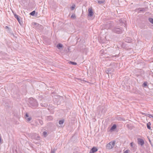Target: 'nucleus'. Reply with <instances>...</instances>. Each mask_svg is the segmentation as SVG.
I'll return each mask as SVG.
<instances>
[{
	"label": "nucleus",
	"mask_w": 153,
	"mask_h": 153,
	"mask_svg": "<svg viewBox=\"0 0 153 153\" xmlns=\"http://www.w3.org/2000/svg\"><path fill=\"white\" fill-rule=\"evenodd\" d=\"M29 106L35 109L38 106V103L37 100L33 98H30L28 104Z\"/></svg>",
	"instance_id": "obj_1"
},
{
	"label": "nucleus",
	"mask_w": 153,
	"mask_h": 153,
	"mask_svg": "<svg viewBox=\"0 0 153 153\" xmlns=\"http://www.w3.org/2000/svg\"><path fill=\"white\" fill-rule=\"evenodd\" d=\"M113 32L117 34H120L123 33V29L122 27H115L112 29Z\"/></svg>",
	"instance_id": "obj_2"
},
{
	"label": "nucleus",
	"mask_w": 153,
	"mask_h": 153,
	"mask_svg": "<svg viewBox=\"0 0 153 153\" xmlns=\"http://www.w3.org/2000/svg\"><path fill=\"white\" fill-rule=\"evenodd\" d=\"M116 141H111L107 144L106 146V149H111L114 146Z\"/></svg>",
	"instance_id": "obj_3"
},
{
	"label": "nucleus",
	"mask_w": 153,
	"mask_h": 153,
	"mask_svg": "<svg viewBox=\"0 0 153 153\" xmlns=\"http://www.w3.org/2000/svg\"><path fill=\"white\" fill-rule=\"evenodd\" d=\"M113 25L112 22L109 21L104 25L105 28L106 29H109Z\"/></svg>",
	"instance_id": "obj_4"
},
{
	"label": "nucleus",
	"mask_w": 153,
	"mask_h": 153,
	"mask_svg": "<svg viewBox=\"0 0 153 153\" xmlns=\"http://www.w3.org/2000/svg\"><path fill=\"white\" fill-rule=\"evenodd\" d=\"M13 15H14L15 18L17 19L19 23L21 25L22 23V21H21L19 18L20 16L18 15H16L15 13H13Z\"/></svg>",
	"instance_id": "obj_5"
},
{
	"label": "nucleus",
	"mask_w": 153,
	"mask_h": 153,
	"mask_svg": "<svg viewBox=\"0 0 153 153\" xmlns=\"http://www.w3.org/2000/svg\"><path fill=\"white\" fill-rule=\"evenodd\" d=\"M137 143L139 145H140L142 146L144 145V142L143 139L138 138L137 139Z\"/></svg>",
	"instance_id": "obj_6"
},
{
	"label": "nucleus",
	"mask_w": 153,
	"mask_h": 153,
	"mask_svg": "<svg viewBox=\"0 0 153 153\" xmlns=\"http://www.w3.org/2000/svg\"><path fill=\"white\" fill-rule=\"evenodd\" d=\"M88 11V16L90 17L92 16L93 15V12L92 9L91 8L89 9Z\"/></svg>",
	"instance_id": "obj_7"
},
{
	"label": "nucleus",
	"mask_w": 153,
	"mask_h": 153,
	"mask_svg": "<svg viewBox=\"0 0 153 153\" xmlns=\"http://www.w3.org/2000/svg\"><path fill=\"white\" fill-rule=\"evenodd\" d=\"M98 150L95 147H93L90 150L89 153H94Z\"/></svg>",
	"instance_id": "obj_8"
},
{
	"label": "nucleus",
	"mask_w": 153,
	"mask_h": 153,
	"mask_svg": "<svg viewBox=\"0 0 153 153\" xmlns=\"http://www.w3.org/2000/svg\"><path fill=\"white\" fill-rule=\"evenodd\" d=\"M120 23L122 24H124V27H126V20H125L124 19H120Z\"/></svg>",
	"instance_id": "obj_9"
},
{
	"label": "nucleus",
	"mask_w": 153,
	"mask_h": 153,
	"mask_svg": "<svg viewBox=\"0 0 153 153\" xmlns=\"http://www.w3.org/2000/svg\"><path fill=\"white\" fill-rule=\"evenodd\" d=\"M32 25L34 27H36L37 28L38 27V26H40V25L39 24L35 22H33L32 23Z\"/></svg>",
	"instance_id": "obj_10"
},
{
	"label": "nucleus",
	"mask_w": 153,
	"mask_h": 153,
	"mask_svg": "<svg viewBox=\"0 0 153 153\" xmlns=\"http://www.w3.org/2000/svg\"><path fill=\"white\" fill-rule=\"evenodd\" d=\"M117 126L116 124H114L113 126L111 128L110 130L112 131H113L116 128Z\"/></svg>",
	"instance_id": "obj_11"
},
{
	"label": "nucleus",
	"mask_w": 153,
	"mask_h": 153,
	"mask_svg": "<svg viewBox=\"0 0 153 153\" xmlns=\"http://www.w3.org/2000/svg\"><path fill=\"white\" fill-rule=\"evenodd\" d=\"M56 47L59 49H60L61 48L63 47V45L61 43H59L56 45Z\"/></svg>",
	"instance_id": "obj_12"
},
{
	"label": "nucleus",
	"mask_w": 153,
	"mask_h": 153,
	"mask_svg": "<svg viewBox=\"0 0 153 153\" xmlns=\"http://www.w3.org/2000/svg\"><path fill=\"white\" fill-rule=\"evenodd\" d=\"M40 105L42 107H46L48 106V104L47 103H41L40 104Z\"/></svg>",
	"instance_id": "obj_13"
},
{
	"label": "nucleus",
	"mask_w": 153,
	"mask_h": 153,
	"mask_svg": "<svg viewBox=\"0 0 153 153\" xmlns=\"http://www.w3.org/2000/svg\"><path fill=\"white\" fill-rule=\"evenodd\" d=\"M108 68L109 71V74H111V73L113 72L114 71V69L112 68Z\"/></svg>",
	"instance_id": "obj_14"
},
{
	"label": "nucleus",
	"mask_w": 153,
	"mask_h": 153,
	"mask_svg": "<svg viewBox=\"0 0 153 153\" xmlns=\"http://www.w3.org/2000/svg\"><path fill=\"white\" fill-rule=\"evenodd\" d=\"M151 125V123L150 122L147 124V128L149 129H151V127L150 126Z\"/></svg>",
	"instance_id": "obj_15"
},
{
	"label": "nucleus",
	"mask_w": 153,
	"mask_h": 153,
	"mask_svg": "<svg viewBox=\"0 0 153 153\" xmlns=\"http://www.w3.org/2000/svg\"><path fill=\"white\" fill-rule=\"evenodd\" d=\"M64 121H65L64 120V119L61 120H59V124L61 125L64 123Z\"/></svg>",
	"instance_id": "obj_16"
},
{
	"label": "nucleus",
	"mask_w": 153,
	"mask_h": 153,
	"mask_svg": "<svg viewBox=\"0 0 153 153\" xmlns=\"http://www.w3.org/2000/svg\"><path fill=\"white\" fill-rule=\"evenodd\" d=\"M47 120H51L53 119V118L52 116H50L47 117Z\"/></svg>",
	"instance_id": "obj_17"
},
{
	"label": "nucleus",
	"mask_w": 153,
	"mask_h": 153,
	"mask_svg": "<svg viewBox=\"0 0 153 153\" xmlns=\"http://www.w3.org/2000/svg\"><path fill=\"white\" fill-rule=\"evenodd\" d=\"M43 26L41 25H40V26H38V27L37 28L39 29L40 30H42L43 29Z\"/></svg>",
	"instance_id": "obj_18"
},
{
	"label": "nucleus",
	"mask_w": 153,
	"mask_h": 153,
	"mask_svg": "<svg viewBox=\"0 0 153 153\" xmlns=\"http://www.w3.org/2000/svg\"><path fill=\"white\" fill-rule=\"evenodd\" d=\"M105 1L103 0L98 1V2L99 4H101L104 3Z\"/></svg>",
	"instance_id": "obj_19"
},
{
	"label": "nucleus",
	"mask_w": 153,
	"mask_h": 153,
	"mask_svg": "<svg viewBox=\"0 0 153 153\" xmlns=\"http://www.w3.org/2000/svg\"><path fill=\"white\" fill-rule=\"evenodd\" d=\"M147 82H144V83L143 84L142 86L143 87H146L147 86Z\"/></svg>",
	"instance_id": "obj_20"
},
{
	"label": "nucleus",
	"mask_w": 153,
	"mask_h": 153,
	"mask_svg": "<svg viewBox=\"0 0 153 153\" xmlns=\"http://www.w3.org/2000/svg\"><path fill=\"white\" fill-rule=\"evenodd\" d=\"M35 10H34L32 11L31 12L30 14L31 16H33L35 15Z\"/></svg>",
	"instance_id": "obj_21"
},
{
	"label": "nucleus",
	"mask_w": 153,
	"mask_h": 153,
	"mask_svg": "<svg viewBox=\"0 0 153 153\" xmlns=\"http://www.w3.org/2000/svg\"><path fill=\"white\" fill-rule=\"evenodd\" d=\"M130 145V146L132 148H134V144L133 142L131 143Z\"/></svg>",
	"instance_id": "obj_22"
},
{
	"label": "nucleus",
	"mask_w": 153,
	"mask_h": 153,
	"mask_svg": "<svg viewBox=\"0 0 153 153\" xmlns=\"http://www.w3.org/2000/svg\"><path fill=\"white\" fill-rule=\"evenodd\" d=\"M70 63H71V64L73 65H76L77 64V63L76 62H74L70 61Z\"/></svg>",
	"instance_id": "obj_23"
},
{
	"label": "nucleus",
	"mask_w": 153,
	"mask_h": 153,
	"mask_svg": "<svg viewBox=\"0 0 153 153\" xmlns=\"http://www.w3.org/2000/svg\"><path fill=\"white\" fill-rule=\"evenodd\" d=\"M149 20L151 23L153 24V19L152 18H149Z\"/></svg>",
	"instance_id": "obj_24"
},
{
	"label": "nucleus",
	"mask_w": 153,
	"mask_h": 153,
	"mask_svg": "<svg viewBox=\"0 0 153 153\" xmlns=\"http://www.w3.org/2000/svg\"><path fill=\"white\" fill-rule=\"evenodd\" d=\"M76 18V17L75 14H73L71 16V18L73 19H74Z\"/></svg>",
	"instance_id": "obj_25"
},
{
	"label": "nucleus",
	"mask_w": 153,
	"mask_h": 153,
	"mask_svg": "<svg viewBox=\"0 0 153 153\" xmlns=\"http://www.w3.org/2000/svg\"><path fill=\"white\" fill-rule=\"evenodd\" d=\"M43 134L44 137H46L47 135V132L46 131H44L43 133Z\"/></svg>",
	"instance_id": "obj_26"
},
{
	"label": "nucleus",
	"mask_w": 153,
	"mask_h": 153,
	"mask_svg": "<svg viewBox=\"0 0 153 153\" xmlns=\"http://www.w3.org/2000/svg\"><path fill=\"white\" fill-rule=\"evenodd\" d=\"M119 120L120 121H125V119L124 118H122V117H119Z\"/></svg>",
	"instance_id": "obj_27"
},
{
	"label": "nucleus",
	"mask_w": 153,
	"mask_h": 153,
	"mask_svg": "<svg viewBox=\"0 0 153 153\" xmlns=\"http://www.w3.org/2000/svg\"><path fill=\"white\" fill-rule=\"evenodd\" d=\"M56 149H53V150H52L51 151V153H55V151H56Z\"/></svg>",
	"instance_id": "obj_28"
},
{
	"label": "nucleus",
	"mask_w": 153,
	"mask_h": 153,
	"mask_svg": "<svg viewBox=\"0 0 153 153\" xmlns=\"http://www.w3.org/2000/svg\"><path fill=\"white\" fill-rule=\"evenodd\" d=\"M129 152L130 150L128 149L124 151L123 153H128Z\"/></svg>",
	"instance_id": "obj_29"
},
{
	"label": "nucleus",
	"mask_w": 153,
	"mask_h": 153,
	"mask_svg": "<svg viewBox=\"0 0 153 153\" xmlns=\"http://www.w3.org/2000/svg\"><path fill=\"white\" fill-rule=\"evenodd\" d=\"M105 72L106 73L108 74H109V71H108V68H107L106 71Z\"/></svg>",
	"instance_id": "obj_30"
},
{
	"label": "nucleus",
	"mask_w": 153,
	"mask_h": 153,
	"mask_svg": "<svg viewBox=\"0 0 153 153\" xmlns=\"http://www.w3.org/2000/svg\"><path fill=\"white\" fill-rule=\"evenodd\" d=\"M31 117H30L27 118V121L29 122L31 120Z\"/></svg>",
	"instance_id": "obj_31"
},
{
	"label": "nucleus",
	"mask_w": 153,
	"mask_h": 153,
	"mask_svg": "<svg viewBox=\"0 0 153 153\" xmlns=\"http://www.w3.org/2000/svg\"><path fill=\"white\" fill-rule=\"evenodd\" d=\"M151 115V114H146V116H147V117H150V115Z\"/></svg>",
	"instance_id": "obj_32"
},
{
	"label": "nucleus",
	"mask_w": 153,
	"mask_h": 153,
	"mask_svg": "<svg viewBox=\"0 0 153 153\" xmlns=\"http://www.w3.org/2000/svg\"><path fill=\"white\" fill-rule=\"evenodd\" d=\"M1 143V135H0V143Z\"/></svg>",
	"instance_id": "obj_33"
},
{
	"label": "nucleus",
	"mask_w": 153,
	"mask_h": 153,
	"mask_svg": "<svg viewBox=\"0 0 153 153\" xmlns=\"http://www.w3.org/2000/svg\"><path fill=\"white\" fill-rule=\"evenodd\" d=\"M71 8L72 10H73L74 9L75 7L74 6H72L71 7Z\"/></svg>",
	"instance_id": "obj_34"
},
{
	"label": "nucleus",
	"mask_w": 153,
	"mask_h": 153,
	"mask_svg": "<svg viewBox=\"0 0 153 153\" xmlns=\"http://www.w3.org/2000/svg\"><path fill=\"white\" fill-rule=\"evenodd\" d=\"M25 117H29V115L27 113H26L25 114Z\"/></svg>",
	"instance_id": "obj_35"
},
{
	"label": "nucleus",
	"mask_w": 153,
	"mask_h": 153,
	"mask_svg": "<svg viewBox=\"0 0 153 153\" xmlns=\"http://www.w3.org/2000/svg\"><path fill=\"white\" fill-rule=\"evenodd\" d=\"M5 28L6 29H9V28L7 26H6L5 27Z\"/></svg>",
	"instance_id": "obj_36"
},
{
	"label": "nucleus",
	"mask_w": 153,
	"mask_h": 153,
	"mask_svg": "<svg viewBox=\"0 0 153 153\" xmlns=\"http://www.w3.org/2000/svg\"><path fill=\"white\" fill-rule=\"evenodd\" d=\"M149 117L150 118H152H152H153V116L151 114Z\"/></svg>",
	"instance_id": "obj_37"
},
{
	"label": "nucleus",
	"mask_w": 153,
	"mask_h": 153,
	"mask_svg": "<svg viewBox=\"0 0 153 153\" xmlns=\"http://www.w3.org/2000/svg\"><path fill=\"white\" fill-rule=\"evenodd\" d=\"M142 114L143 115H146V114H145V113H142Z\"/></svg>",
	"instance_id": "obj_38"
},
{
	"label": "nucleus",
	"mask_w": 153,
	"mask_h": 153,
	"mask_svg": "<svg viewBox=\"0 0 153 153\" xmlns=\"http://www.w3.org/2000/svg\"><path fill=\"white\" fill-rule=\"evenodd\" d=\"M115 56H111V57H114V56H115Z\"/></svg>",
	"instance_id": "obj_39"
},
{
	"label": "nucleus",
	"mask_w": 153,
	"mask_h": 153,
	"mask_svg": "<svg viewBox=\"0 0 153 153\" xmlns=\"http://www.w3.org/2000/svg\"><path fill=\"white\" fill-rule=\"evenodd\" d=\"M40 123L41 124H42V122Z\"/></svg>",
	"instance_id": "obj_40"
},
{
	"label": "nucleus",
	"mask_w": 153,
	"mask_h": 153,
	"mask_svg": "<svg viewBox=\"0 0 153 153\" xmlns=\"http://www.w3.org/2000/svg\"><path fill=\"white\" fill-rule=\"evenodd\" d=\"M40 123L41 124H42V122Z\"/></svg>",
	"instance_id": "obj_41"
},
{
	"label": "nucleus",
	"mask_w": 153,
	"mask_h": 153,
	"mask_svg": "<svg viewBox=\"0 0 153 153\" xmlns=\"http://www.w3.org/2000/svg\"><path fill=\"white\" fill-rule=\"evenodd\" d=\"M130 42L128 41V42Z\"/></svg>",
	"instance_id": "obj_42"
},
{
	"label": "nucleus",
	"mask_w": 153,
	"mask_h": 153,
	"mask_svg": "<svg viewBox=\"0 0 153 153\" xmlns=\"http://www.w3.org/2000/svg\"><path fill=\"white\" fill-rule=\"evenodd\" d=\"M78 0L79 1L80 0Z\"/></svg>",
	"instance_id": "obj_43"
},
{
	"label": "nucleus",
	"mask_w": 153,
	"mask_h": 153,
	"mask_svg": "<svg viewBox=\"0 0 153 153\" xmlns=\"http://www.w3.org/2000/svg\"><path fill=\"white\" fill-rule=\"evenodd\" d=\"M38 137L39 138V137Z\"/></svg>",
	"instance_id": "obj_44"
}]
</instances>
